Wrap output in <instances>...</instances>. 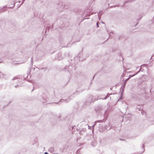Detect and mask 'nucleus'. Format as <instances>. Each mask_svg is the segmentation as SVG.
<instances>
[{
  "mask_svg": "<svg viewBox=\"0 0 154 154\" xmlns=\"http://www.w3.org/2000/svg\"><path fill=\"white\" fill-rule=\"evenodd\" d=\"M45 154H49L47 152H45Z\"/></svg>",
  "mask_w": 154,
  "mask_h": 154,
  "instance_id": "nucleus-1",
  "label": "nucleus"
},
{
  "mask_svg": "<svg viewBox=\"0 0 154 154\" xmlns=\"http://www.w3.org/2000/svg\"><path fill=\"white\" fill-rule=\"evenodd\" d=\"M134 75H132V76H133ZM131 77V76L130 77H129V78Z\"/></svg>",
  "mask_w": 154,
  "mask_h": 154,
  "instance_id": "nucleus-2",
  "label": "nucleus"
}]
</instances>
